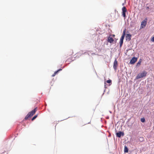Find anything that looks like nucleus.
Returning <instances> with one entry per match:
<instances>
[{
  "instance_id": "obj_1",
  "label": "nucleus",
  "mask_w": 154,
  "mask_h": 154,
  "mask_svg": "<svg viewBox=\"0 0 154 154\" xmlns=\"http://www.w3.org/2000/svg\"><path fill=\"white\" fill-rule=\"evenodd\" d=\"M38 108L37 107H36L35 109L28 113L27 115L26 116L25 118V120H27L29 118L33 116L35 113V112L37 110Z\"/></svg>"
},
{
  "instance_id": "obj_2",
  "label": "nucleus",
  "mask_w": 154,
  "mask_h": 154,
  "mask_svg": "<svg viewBox=\"0 0 154 154\" xmlns=\"http://www.w3.org/2000/svg\"><path fill=\"white\" fill-rule=\"evenodd\" d=\"M147 72L146 71H143L142 72L138 74L136 77V79H137L141 78L146 76Z\"/></svg>"
},
{
  "instance_id": "obj_3",
  "label": "nucleus",
  "mask_w": 154,
  "mask_h": 154,
  "mask_svg": "<svg viewBox=\"0 0 154 154\" xmlns=\"http://www.w3.org/2000/svg\"><path fill=\"white\" fill-rule=\"evenodd\" d=\"M146 19H145V20L143 21L141 23L140 28H143L145 27L146 25Z\"/></svg>"
},
{
  "instance_id": "obj_4",
  "label": "nucleus",
  "mask_w": 154,
  "mask_h": 154,
  "mask_svg": "<svg viewBox=\"0 0 154 154\" xmlns=\"http://www.w3.org/2000/svg\"><path fill=\"white\" fill-rule=\"evenodd\" d=\"M122 15L125 18L126 17L125 12L127 11V10L125 7L124 6L122 8Z\"/></svg>"
},
{
  "instance_id": "obj_5",
  "label": "nucleus",
  "mask_w": 154,
  "mask_h": 154,
  "mask_svg": "<svg viewBox=\"0 0 154 154\" xmlns=\"http://www.w3.org/2000/svg\"><path fill=\"white\" fill-rule=\"evenodd\" d=\"M137 58L133 57L131 59L130 63L131 64H134L137 61Z\"/></svg>"
},
{
  "instance_id": "obj_6",
  "label": "nucleus",
  "mask_w": 154,
  "mask_h": 154,
  "mask_svg": "<svg viewBox=\"0 0 154 154\" xmlns=\"http://www.w3.org/2000/svg\"><path fill=\"white\" fill-rule=\"evenodd\" d=\"M124 134V132L121 131H119L116 134V136L119 137H120L121 136H123Z\"/></svg>"
},
{
  "instance_id": "obj_7",
  "label": "nucleus",
  "mask_w": 154,
  "mask_h": 154,
  "mask_svg": "<svg viewBox=\"0 0 154 154\" xmlns=\"http://www.w3.org/2000/svg\"><path fill=\"white\" fill-rule=\"evenodd\" d=\"M131 34H127V35L126 36V37H125L126 40L128 41H130L131 40Z\"/></svg>"
},
{
  "instance_id": "obj_8",
  "label": "nucleus",
  "mask_w": 154,
  "mask_h": 154,
  "mask_svg": "<svg viewBox=\"0 0 154 154\" xmlns=\"http://www.w3.org/2000/svg\"><path fill=\"white\" fill-rule=\"evenodd\" d=\"M117 66H118V62H117V60H116V59L115 60V61L114 62V63H113V68H114V69L115 70L116 69Z\"/></svg>"
},
{
  "instance_id": "obj_9",
  "label": "nucleus",
  "mask_w": 154,
  "mask_h": 154,
  "mask_svg": "<svg viewBox=\"0 0 154 154\" xmlns=\"http://www.w3.org/2000/svg\"><path fill=\"white\" fill-rule=\"evenodd\" d=\"M107 39L108 42L110 43H112L114 41L112 37H109Z\"/></svg>"
},
{
  "instance_id": "obj_10",
  "label": "nucleus",
  "mask_w": 154,
  "mask_h": 154,
  "mask_svg": "<svg viewBox=\"0 0 154 154\" xmlns=\"http://www.w3.org/2000/svg\"><path fill=\"white\" fill-rule=\"evenodd\" d=\"M126 33V29H125L123 32L122 35L120 38L121 39L124 40Z\"/></svg>"
},
{
  "instance_id": "obj_11",
  "label": "nucleus",
  "mask_w": 154,
  "mask_h": 154,
  "mask_svg": "<svg viewBox=\"0 0 154 154\" xmlns=\"http://www.w3.org/2000/svg\"><path fill=\"white\" fill-rule=\"evenodd\" d=\"M128 147L126 146H125L124 147V151L125 153H127L128 152Z\"/></svg>"
},
{
  "instance_id": "obj_12",
  "label": "nucleus",
  "mask_w": 154,
  "mask_h": 154,
  "mask_svg": "<svg viewBox=\"0 0 154 154\" xmlns=\"http://www.w3.org/2000/svg\"><path fill=\"white\" fill-rule=\"evenodd\" d=\"M123 40L122 39H120V42H119V45H120V47H121L123 43Z\"/></svg>"
},
{
  "instance_id": "obj_13",
  "label": "nucleus",
  "mask_w": 154,
  "mask_h": 154,
  "mask_svg": "<svg viewBox=\"0 0 154 154\" xmlns=\"http://www.w3.org/2000/svg\"><path fill=\"white\" fill-rule=\"evenodd\" d=\"M62 70V69H59L58 70H57V71H55L54 73L52 75V76H55V75H56V74L60 71V70Z\"/></svg>"
},
{
  "instance_id": "obj_14",
  "label": "nucleus",
  "mask_w": 154,
  "mask_h": 154,
  "mask_svg": "<svg viewBox=\"0 0 154 154\" xmlns=\"http://www.w3.org/2000/svg\"><path fill=\"white\" fill-rule=\"evenodd\" d=\"M106 82L108 83H109V86L110 85L112 84V81L111 80L109 79L108 80H107Z\"/></svg>"
},
{
  "instance_id": "obj_15",
  "label": "nucleus",
  "mask_w": 154,
  "mask_h": 154,
  "mask_svg": "<svg viewBox=\"0 0 154 154\" xmlns=\"http://www.w3.org/2000/svg\"><path fill=\"white\" fill-rule=\"evenodd\" d=\"M141 62V60L140 59L139 60V61H138V63H137V66H140V65Z\"/></svg>"
},
{
  "instance_id": "obj_16",
  "label": "nucleus",
  "mask_w": 154,
  "mask_h": 154,
  "mask_svg": "<svg viewBox=\"0 0 154 154\" xmlns=\"http://www.w3.org/2000/svg\"><path fill=\"white\" fill-rule=\"evenodd\" d=\"M37 115H35L32 119V121H33L37 117Z\"/></svg>"
},
{
  "instance_id": "obj_17",
  "label": "nucleus",
  "mask_w": 154,
  "mask_h": 154,
  "mask_svg": "<svg viewBox=\"0 0 154 154\" xmlns=\"http://www.w3.org/2000/svg\"><path fill=\"white\" fill-rule=\"evenodd\" d=\"M141 121L142 122H145V119L144 118H142L141 119Z\"/></svg>"
},
{
  "instance_id": "obj_18",
  "label": "nucleus",
  "mask_w": 154,
  "mask_h": 154,
  "mask_svg": "<svg viewBox=\"0 0 154 154\" xmlns=\"http://www.w3.org/2000/svg\"><path fill=\"white\" fill-rule=\"evenodd\" d=\"M151 41L152 42H154V36L152 38Z\"/></svg>"
},
{
  "instance_id": "obj_19",
  "label": "nucleus",
  "mask_w": 154,
  "mask_h": 154,
  "mask_svg": "<svg viewBox=\"0 0 154 154\" xmlns=\"http://www.w3.org/2000/svg\"><path fill=\"white\" fill-rule=\"evenodd\" d=\"M140 139L141 140V141H142L143 140V137H140Z\"/></svg>"
},
{
  "instance_id": "obj_20",
  "label": "nucleus",
  "mask_w": 154,
  "mask_h": 154,
  "mask_svg": "<svg viewBox=\"0 0 154 154\" xmlns=\"http://www.w3.org/2000/svg\"><path fill=\"white\" fill-rule=\"evenodd\" d=\"M149 9V7H146V9Z\"/></svg>"
},
{
  "instance_id": "obj_21",
  "label": "nucleus",
  "mask_w": 154,
  "mask_h": 154,
  "mask_svg": "<svg viewBox=\"0 0 154 154\" xmlns=\"http://www.w3.org/2000/svg\"><path fill=\"white\" fill-rule=\"evenodd\" d=\"M105 82H105V83H104V84H105V85H104V86H105V87H106V84Z\"/></svg>"
},
{
  "instance_id": "obj_22",
  "label": "nucleus",
  "mask_w": 154,
  "mask_h": 154,
  "mask_svg": "<svg viewBox=\"0 0 154 154\" xmlns=\"http://www.w3.org/2000/svg\"><path fill=\"white\" fill-rule=\"evenodd\" d=\"M90 123V122H88V124Z\"/></svg>"
}]
</instances>
